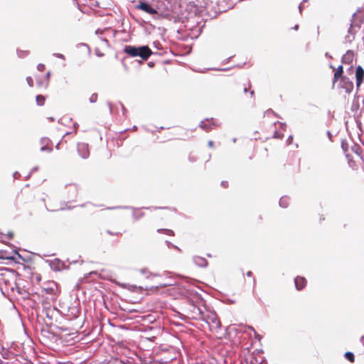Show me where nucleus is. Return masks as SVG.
<instances>
[{
    "mask_svg": "<svg viewBox=\"0 0 364 364\" xmlns=\"http://www.w3.org/2000/svg\"><path fill=\"white\" fill-rule=\"evenodd\" d=\"M123 52L131 58L139 57L141 62L146 61L154 54L148 46H131L126 45L124 46Z\"/></svg>",
    "mask_w": 364,
    "mask_h": 364,
    "instance_id": "obj_1",
    "label": "nucleus"
},
{
    "mask_svg": "<svg viewBox=\"0 0 364 364\" xmlns=\"http://www.w3.org/2000/svg\"><path fill=\"white\" fill-rule=\"evenodd\" d=\"M360 28V23L351 20L350 27L348 29V34L345 36L343 43L350 44L355 39V33Z\"/></svg>",
    "mask_w": 364,
    "mask_h": 364,
    "instance_id": "obj_2",
    "label": "nucleus"
},
{
    "mask_svg": "<svg viewBox=\"0 0 364 364\" xmlns=\"http://www.w3.org/2000/svg\"><path fill=\"white\" fill-rule=\"evenodd\" d=\"M141 208H136L132 206H114V207H108L107 210H114V209H130L132 210V218L135 221H137L142 218L144 216V213L141 211ZM145 209H151V208H144Z\"/></svg>",
    "mask_w": 364,
    "mask_h": 364,
    "instance_id": "obj_3",
    "label": "nucleus"
},
{
    "mask_svg": "<svg viewBox=\"0 0 364 364\" xmlns=\"http://www.w3.org/2000/svg\"><path fill=\"white\" fill-rule=\"evenodd\" d=\"M338 87L345 90L346 93H350L353 90V82L347 76L342 77L339 80Z\"/></svg>",
    "mask_w": 364,
    "mask_h": 364,
    "instance_id": "obj_4",
    "label": "nucleus"
},
{
    "mask_svg": "<svg viewBox=\"0 0 364 364\" xmlns=\"http://www.w3.org/2000/svg\"><path fill=\"white\" fill-rule=\"evenodd\" d=\"M136 9L141 10L149 14H156L157 11L154 9L149 4L140 0L139 4L135 6Z\"/></svg>",
    "mask_w": 364,
    "mask_h": 364,
    "instance_id": "obj_5",
    "label": "nucleus"
},
{
    "mask_svg": "<svg viewBox=\"0 0 364 364\" xmlns=\"http://www.w3.org/2000/svg\"><path fill=\"white\" fill-rule=\"evenodd\" d=\"M77 150L80 157L85 159L90 156L88 144L85 143H77Z\"/></svg>",
    "mask_w": 364,
    "mask_h": 364,
    "instance_id": "obj_6",
    "label": "nucleus"
},
{
    "mask_svg": "<svg viewBox=\"0 0 364 364\" xmlns=\"http://www.w3.org/2000/svg\"><path fill=\"white\" fill-rule=\"evenodd\" d=\"M47 262H48L51 269L54 271L59 272L66 268L64 262L59 259L56 258L53 260H48Z\"/></svg>",
    "mask_w": 364,
    "mask_h": 364,
    "instance_id": "obj_7",
    "label": "nucleus"
},
{
    "mask_svg": "<svg viewBox=\"0 0 364 364\" xmlns=\"http://www.w3.org/2000/svg\"><path fill=\"white\" fill-rule=\"evenodd\" d=\"M17 254L19 257L21 256L18 253L16 250H0V259H10L14 260L15 259L14 255Z\"/></svg>",
    "mask_w": 364,
    "mask_h": 364,
    "instance_id": "obj_8",
    "label": "nucleus"
},
{
    "mask_svg": "<svg viewBox=\"0 0 364 364\" xmlns=\"http://www.w3.org/2000/svg\"><path fill=\"white\" fill-rule=\"evenodd\" d=\"M217 126H218V124L215 123V121L214 120L213 118H207L205 119V120L201 121L200 123L199 124V127L206 132H209L210 130H211L213 129V127Z\"/></svg>",
    "mask_w": 364,
    "mask_h": 364,
    "instance_id": "obj_9",
    "label": "nucleus"
},
{
    "mask_svg": "<svg viewBox=\"0 0 364 364\" xmlns=\"http://www.w3.org/2000/svg\"><path fill=\"white\" fill-rule=\"evenodd\" d=\"M355 81L357 88H359L364 81V69L361 65L356 67Z\"/></svg>",
    "mask_w": 364,
    "mask_h": 364,
    "instance_id": "obj_10",
    "label": "nucleus"
},
{
    "mask_svg": "<svg viewBox=\"0 0 364 364\" xmlns=\"http://www.w3.org/2000/svg\"><path fill=\"white\" fill-rule=\"evenodd\" d=\"M191 318L193 319H203V313L202 310L196 305L191 306Z\"/></svg>",
    "mask_w": 364,
    "mask_h": 364,
    "instance_id": "obj_11",
    "label": "nucleus"
},
{
    "mask_svg": "<svg viewBox=\"0 0 364 364\" xmlns=\"http://www.w3.org/2000/svg\"><path fill=\"white\" fill-rule=\"evenodd\" d=\"M354 58V53L351 50H348L342 56L341 62L344 64H351Z\"/></svg>",
    "mask_w": 364,
    "mask_h": 364,
    "instance_id": "obj_12",
    "label": "nucleus"
},
{
    "mask_svg": "<svg viewBox=\"0 0 364 364\" xmlns=\"http://www.w3.org/2000/svg\"><path fill=\"white\" fill-rule=\"evenodd\" d=\"M193 262L199 267H206L208 264L207 259L200 256H193Z\"/></svg>",
    "mask_w": 364,
    "mask_h": 364,
    "instance_id": "obj_13",
    "label": "nucleus"
},
{
    "mask_svg": "<svg viewBox=\"0 0 364 364\" xmlns=\"http://www.w3.org/2000/svg\"><path fill=\"white\" fill-rule=\"evenodd\" d=\"M294 284H295L296 289L298 291H301L305 287V286L306 284V280L304 277H296L294 279Z\"/></svg>",
    "mask_w": 364,
    "mask_h": 364,
    "instance_id": "obj_14",
    "label": "nucleus"
},
{
    "mask_svg": "<svg viewBox=\"0 0 364 364\" xmlns=\"http://www.w3.org/2000/svg\"><path fill=\"white\" fill-rule=\"evenodd\" d=\"M343 65H339L334 73L333 75V86H334L335 83L338 81L340 78L342 77H344L345 75H343Z\"/></svg>",
    "mask_w": 364,
    "mask_h": 364,
    "instance_id": "obj_15",
    "label": "nucleus"
},
{
    "mask_svg": "<svg viewBox=\"0 0 364 364\" xmlns=\"http://www.w3.org/2000/svg\"><path fill=\"white\" fill-rule=\"evenodd\" d=\"M213 323V328L218 329L220 328V322L215 316H212L208 318Z\"/></svg>",
    "mask_w": 364,
    "mask_h": 364,
    "instance_id": "obj_16",
    "label": "nucleus"
},
{
    "mask_svg": "<svg viewBox=\"0 0 364 364\" xmlns=\"http://www.w3.org/2000/svg\"><path fill=\"white\" fill-rule=\"evenodd\" d=\"M279 204L282 208H287L289 205V198L287 197H282L279 200Z\"/></svg>",
    "mask_w": 364,
    "mask_h": 364,
    "instance_id": "obj_17",
    "label": "nucleus"
},
{
    "mask_svg": "<svg viewBox=\"0 0 364 364\" xmlns=\"http://www.w3.org/2000/svg\"><path fill=\"white\" fill-rule=\"evenodd\" d=\"M45 100H46V98L44 96L41 95H38L36 97V103L38 106H42L44 105L45 103Z\"/></svg>",
    "mask_w": 364,
    "mask_h": 364,
    "instance_id": "obj_18",
    "label": "nucleus"
},
{
    "mask_svg": "<svg viewBox=\"0 0 364 364\" xmlns=\"http://www.w3.org/2000/svg\"><path fill=\"white\" fill-rule=\"evenodd\" d=\"M344 357L346 360H349L350 363H353L355 360V356L352 352L348 351V352L345 353Z\"/></svg>",
    "mask_w": 364,
    "mask_h": 364,
    "instance_id": "obj_19",
    "label": "nucleus"
},
{
    "mask_svg": "<svg viewBox=\"0 0 364 364\" xmlns=\"http://www.w3.org/2000/svg\"><path fill=\"white\" fill-rule=\"evenodd\" d=\"M16 53L20 58H24L29 54V51L28 50H21L18 49L16 50Z\"/></svg>",
    "mask_w": 364,
    "mask_h": 364,
    "instance_id": "obj_20",
    "label": "nucleus"
},
{
    "mask_svg": "<svg viewBox=\"0 0 364 364\" xmlns=\"http://www.w3.org/2000/svg\"><path fill=\"white\" fill-rule=\"evenodd\" d=\"M157 232H159V233H164V234H166L168 235H174V232L172 230H170V229H158L157 230Z\"/></svg>",
    "mask_w": 364,
    "mask_h": 364,
    "instance_id": "obj_21",
    "label": "nucleus"
},
{
    "mask_svg": "<svg viewBox=\"0 0 364 364\" xmlns=\"http://www.w3.org/2000/svg\"><path fill=\"white\" fill-rule=\"evenodd\" d=\"M97 100V94L93 93L90 97L89 98V101L90 103H95Z\"/></svg>",
    "mask_w": 364,
    "mask_h": 364,
    "instance_id": "obj_22",
    "label": "nucleus"
},
{
    "mask_svg": "<svg viewBox=\"0 0 364 364\" xmlns=\"http://www.w3.org/2000/svg\"><path fill=\"white\" fill-rule=\"evenodd\" d=\"M49 142H50V139L47 137H43L41 139V144H43V146L48 145Z\"/></svg>",
    "mask_w": 364,
    "mask_h": 364,
    "instance_id": "obj_23",
    "label": "nucleus"
},
{
    "mask_svg": "<svg viewBox=\"0 0 364 364\" xmlns=\"http://www.w3.org/2000/svg\"><path fill=\"white\" fill-rule=\"evenodd\" d=\"M284 137V134H279L278 132H274V138H276V139H282Z\"/></svg>",
    "mask_w": 364,
    "mask_h": 364,
    "instance_id": "obj_24",
    "label": "nucleus"
},
{
    "mask_svg": "<svg viewBox=\"0 0 364 364\" xmlns=\"http://www.w3.org/2000/svg\"><path fill=\"white\" fill-rule=\"evenodd\" d=\"M41 151H48V152H51V151H52V149L48 148V147L47 146V145H44V146H43L41 148Z\"/></svg>",
    "mask_w": 364,
    "mask_h": 364,
    "instance_id": "obj_25",
    "label": "nucleus"
},
{
    "mask_svg": "<svg viewBox=\"0 0 364 364\" xmlns=\"http://www.w3.org/2000/svg\"><path fill=\"white\" fill-rule=\"evenodd\" d=\"M37 69L38 71H43L44 69H45V65L43 64V63H39L38 65H37Z\"/></svg>",
    "mask_w": 364,
    "mask_h": 364,
    "instance_id": "obj_26",
    "label": "nucleus"
},
{
    "mask_svg": "<svg viewBox=\"0 0 364 364\" xmlns=\"http://www.w3.org/2000/svg\"><path fill=\"white\" fill-rule=\"evenodd\" d=\"M26 81H27V83L28 85L30 86V87H32L33 86V79L31 77H26Z\"/></svg>",
    "mask_w": 364,
    "mask_h": 364,
    "instance_id": "obj_27",
    "label": "nucleus"
},
{
    "mask_svg": "<svg viewBox=\"0 0 364 364\" xmlns=\"http://www.w3.org/2000/svg\"><path fill=\"white\" fill-rule=\"evenodd\" d=\"M53 55L56 58L65 60V56L61 53H54Z\"/></svg>",
    "mask_w": 364,
    "mask_h": 364,
    "instance_id": "obj_28",
    "label": "nucleus"
},
{
    "mask_svg": "<svg viewBox=\"0 0 364 364\" xmlns=\"http://www.w3.org/2000/svg\"><path fill=\"white\" fill-rule=\"evenodd\" d=\"M38 170V166H35V167H33V168H32V170H31V173H30L26 176V178H28L31 176V173H32L33 172L37 171Z\"/></svg>",
    "mask_w": 364,
    "mask_h": 364,
    "instance_id": "obj_29",
    "label": "nucleus"
},
{
    "mask_svg": "<svg viewBox=\"0 0 364 364\" xmlns=\"http://www.w3.org/2000/svg\"><path fill=\"white\" fill-rule=\"evenodd\" d=\"M292 141H293V136L291 135L289 136V137L287 140V144H291Z\"/></svg>",
    "mask_w": 364,
    "mask_h": 364,
    "instance_id": "obj_30",
    "label": "nucleus"
},
{
    "mask_svg": "<svg viewBox=\"0 0 364 364\" xmlns=\"http://www.w3.org/2000/svg\"><path fill=\"white\" fill-rule=\"evenodd\" d=\"M248 328L250 329L251 331H252L255 333L256 338H259V336L257 333V332L255 331V328L252 326H248Z\"/></svg>",
    "mask_w": 364,
    "mask_h": 364,
    "instance_id": "obj_31",
    "label": "nucleus"
},
{
    "mask_svg": "<svg viewBox=\"0 0 364 364\" xmlns=\"http://www.w3.org/2000/svg\"><path fill=\"white\" fill-rule=\"evenodd\" d=\"M103 33H104V30H101V29H100V28H98V29H97V30L95 31V33H96L97 35H102Z\"/></svg>",
    "mask_w": 364,
    "mask_h": 364,
    "instance_id": "obj_32",
    "label": "nucleus"
},
{
    "mask_svg": "<svg viewBox=\"0 0 364 364\" xmlns=\"http://www.w3.org/2000/svg\"><path fill=\"white\" fill-rule=\"evenodd\" d=\"M100 40L102 42H104L106 44V46H109V41L107 39H106L105 38H100Z\"/></svg>",
    "mask_w": 364,
    "mask_h": 364,
    "instance_id": "obj_33",
    "label": "nucleus"
},
{
    "mask_svg": "<svg viewBox=\"0 0 364 364\" xmlns=\"http://www.w3.org/2000/svg\"><path fill=\"white\" fill-rule=\"evenodd\" d=\"M107 105L109 107V112L112 114V103L110 102H107Z\"/></svg>",
    "mask_w": 364,
    "mask_h": 364,
    "instance_id": "obj_34",
    "label": "nucleus"
},
{
    "mask_svg": "<svg viewBox=\"0 0 364 364\" xmlns=\"http://www.w3.org/2000/svg\"><path fill=\"white\" fill-rule=\"evenodd\" d=\"M7 237H8L9 239H12V238H13V237H14V233H13V232L9 231V232H8V234H7Z\"/></svg>",
    "mask_w": 364,
    "mask_h": 364,
    "instance_id": "obj_35",
    "label": "nucleus"
},
{
    "mask_svg": "<svg viewBox=\"0 0 364 364\" xmlns=\"http://www.w3.org/2000/svg\"><path fill=\"white\" fill-rule=\"evenodd\" d=\"M326 134H327V136H328V139H329L331 141H332L333 135H332V134L331 133V132H330V131H327V133H326Z\"/></svg>",
    "mask_w": 364,
    "mask_h": 364,
    "instance_id": "obj_36",
    "label": "nucleus"
},
{
    "mask_svg": "<svg viewBox=\"0 0 364 364\" xmlns=\"http://www.w3.org/2000/svg\"><path fill=\"white\" fill-rule=\"evenodd\" d=\"M13 176L14 178H17L20 176V173L18 171L14 173Z\"/></svg>",
    "mask_w": 364,
    "mask_h": 364,
    "instance_id": "obj_37",
    "label": "nucleus"
},
{
    "mask_svg": "<svg viewBox=\"0 0 364 364\" xmlns=\"http://www.w3.org/2000/svg\"><path fill=\"white\" fill-rule=\"evenodd\" d=\"M208 146L210 147V148H212L213 146V141L210 140L208 141Z\"/></svg>",
    "mask_w": 364,
    "mask_h": 364,
    "instance_id": "obj_38",
    "label": "nucleus"
},
{
    "mask_svg": "<svg viewBox=\"0 0 364 364\" xmlns=\"http://www.w3.org/2000/svg\"><path fill=\"white\" fill-rule=\"evenodd\" d=\"M140 272L142 274H146V273H148V270L146 269H141Z\"/></svg>",
    "mask_w": 364,
    "mask_h": 364,
    "instance_id": "obj_39",
    "label": "nucleus"
},
{
    "mask_svg": "<svg viewBox=\"0 0 364 364\" xmlns=\"http://www.w3.org/2000/svg\"><path fill=\"white\" fill-rule=\"evenodd\" d=\"M107 233L110 235H117L119 234V233H113L112 232H111L109 230H107Z\"/></svg>",
    "mask_w": 364,
    "mask_h": 364,
    "instance_id": "obj_40",
    "label": "nucleus"
},
{
    "mask_svg": "<svg viewBox=\"0 0 364 364\" xmlns=\"http://www.w3.org/2000/svg\"><path fill=\"white\" fill-rule=\"evenodd\" d=\"M50 76V72H48L46 75V78L48 81Z\"/></svg>",
    "mask_w": 364,
    "mask_h": 364,
    "instance_id": "obj_41",
    "label": "nucleus"
},
{
    "mask_svg": "<svg viewBox=\"0 0 364 364\" xmlns=\"http://www.w3.org/2000/svg\"><path fill=\"white\" fill-rule=\"evenodd\" d=\"M270 113H274V112L272 111V109H269L268 110H267V111L265 112V113H264V114H270Z\"/></svg>",
    "mask_w": 364,
    "mask_h": 364,
    "instance_id": "obj_42",
    "label": "nucleus"
},
{
    "mask_svg": "<svg viewBox=\"0 0 364 364\" xmlns=\"http://www.w3.org/2000/svg\"><path fill=\"white\" fill-rule=\"evenodd\" d=\"M227 184H228V182L227 181H222L221 182V185L223 186V187H227Z\"/></svg>",
    "mask_w": 364,
    "mask_h": 364,
    "instance_id": "obj_43",
    "label": "nucleus"
},
{
    "mask_svg": "<svg viewBox=\"0 0 364 364\" xmlns=\"http://www.w3.org/2000/svg\"><path fill=\"white\" fill-rule=\"evenodd\" d=\"M77 127H78L77 123H76V122L74 123V128H75L74 132H77Z\"/></svg>",
    "mask_w": 364,
    "mask_h": 364,
    "instance_id": "obj_44",
    "label": "nucleus"
},
{
    "mask_svg": "<svg viewBox=\"0 0 364 364\" xmlns=\"http://www.w3.org/2000/svg\"><path fill=\"white\" fill-rule=\"evenodd\" d=\"M325 56L329 58H332V55L329 53H326Z\"/></svg>",
    "mask_w": 364,
    "mask_h": 364,
    "instance_id": "obj_45",
    "label": "nucleus"
},
{
    "mask_svg": "<svg viewBox=\"0 0 364 364\" xmlns=\"http://www.w3.org/2000/svg\"><path fill=\"white\" fill-rule=\"evenodd\" d=\"M166 244H167V245H168V247H172V245H173L171 242H169V241H167V240H166Z\"/></svg>",
    "mask_w": 364,
    "mask_h": 364,
    "instance_id": "obj_46",
    "label": "nucleus"
},
{
    "mask_svg": "<svg viewBox=\"0 0 364 364\" xmlns=\"http://www.w3.org/2000/svg\"><path fill=\"white\" fill-rule=\"evenodd\" d=\"M247 277H252V272L251 271H248V272H247Z\"/></svg>",
    "mask_w": 364,
    "mask_h": 364,
    "instance_id": "obj_47",
    "label": "nucleus"
},
{
    "mask_svg": "<svg viewBox=\"0 0 364 364\" xmlns=\"http://www.w3.org/2000/svg\"><path fill=\"white\" fill-rule=\"evenodd\" d=\"M172 247H173L174 249H176L177 250L181 251V249H180L178 247H177L176 245H172Z\"/></svg>",
    "mask_w": 364,
    "mask_h": 364,
    "instance_id": "obj_48",
    "label": "nucleus"
},
{
    "mask_svg": "<svg viewBox=\"0 0 364 364\" xmlns=\"http://www.w3.org/2000/svg\"><path fill=\"white\" fill-rule=\"evenodd\" d=\"M120 105H121L122 109L123 111V114H124V112L125 111V108H124V105L122 103H120Z\"/></svg>",
    "mask_w": 364,
    "mask_h": 364,
    "instance_id": "obj_49",
    "label": "nucleus"
},
{
    "mask_svg": "<svg viewBox=\"0 0 364 364\" xmlns=\"http://www.w3.org/2000/svg\"><path fill=\"white\" fill-rule=\"evenodd\" d=\"M154 63L153 62H149V63H148V65H149V67H153V66H154Z\"/></svg>",
    "mask_w": 364,
    "mask_h": 364,
    "instance_id": "obj_50",
    "label": "nucleus"
},
{
    "mask_svg": "<svg viewBox=\"0 0 364 364\" xmlns=\"http://www.w3.org/2000/svg\"><path fill=\"white\" fill-rule=\"evenodd\" d=\"M250 94L251 97H253V96H254V95H255V92H254V90H251V91L250 92Z\"/></svg>",
    "mask_w": 364,
    "mask_h": 364,
    "instance_id": "obj_51",
    "label": "nucleus"
},
{
    "mask_svg": "<svg viewBox=\"0 0 364 364\" xmlns=\"http://www.w3.org/2000/svg\"><path fill=\"white\" fill-rule=\"evenodd\" d=\"M294 30H298L299 28V25H295L293 28Z\"/></svg>",
    "mask_w": 364,
    "mask_h": 364,
    "instance_id": "obj_52",
    "label": "nucleus"
},
{
    "mask_svg": "<svg viewBox=\"0 0 364 364\" xmlns=\"http://www.w3.org/2000/svg\"><path fill=\"white\" fill-rule=\"evenodd\" d=\"M55 148H56L57 149H60V143H58V144H56Z\"/></svg>",
    "mask_w": 364,
    "mask_h": 364,
    "instance_id": "obj_53",
    "label": "nucleus"
},
{
    "mask_svg": "<svg viewBox=\"0 0 364 364\" xmlns=\"http://www.w3.org/2000/svg\"><path fill=\"white\" fill-rule=\"evenodd\" d=\"M243 91H244L245 93L247 92H248V88L245 87Z\"/></svg>",
    "mask_w": 364,
    "mask_h": 364,
    "instance_id": "obj_54",
    "label": "nucleus"
},
{
    "mask_svg": "<svg viewBox=\"0 0 364 364\" xmlns=\"http://www.w3.org/2000/svg\"><path fill=\"white\" fill-rule=\"evenodd\" d=\"M103 53H97V55L99 56V57H102L103 56Z\"/></svg>",
    "mask_w": 364,
    "mask_h": 364,
    "instance_id": "obj_55",
    "label": "nucleus"
},
{
    "mask_svg": "<svg viewBox=\"0 0 364 364\" xmlns=\"http://www.w3.org/2000/svg\"><path fill=\"white\" fill-rule=\"evenodd\" d=\"M86 206V203H84V204H82V205H80V207L81 208H84Z\"/></svg>",
    "mask_w": 364,
    "mask_h": 364,
    "instance_id": "obj_56",
    "label": "nucleus"
},
{
    "mask_svg": "<svg viewBox=\"0 0 364 364\" xmlns=\"http://www.w3.org/2000/svg\"><path fill=\"white\" fill-rule=\"evenodd\" d=\"M299 11L301 13V9H302V7H301V4L299 6Z\"/></svg>",
    "mask_w": 364,
    "mask_h": 364,
    "instance_id": "obj_57",
    "label": "nucleus"
},
{
    "mask_svg": "<svg viewBox=\"0 0 364 364\" xmlns=\"http://www.w3.org/2000/svg\"><path fill=\"white\" fill-rule=\"evenodd\" d=\"M353 66H350V67L349 68V69H348V70H349V71H352V70H353Z\"/></svg>",
    "mask_w": 364,
    "mask_h": 364,
    "instance_id": "obj_58",
    "label": "nucleus"
},
{
    "mask_svg": "<svg viewBox=\"0 0 364 364\" xmlns=\"http://www.w3.org/2000/svg\"><path fill=\"white\" fill-rule=\"evenodd\" d=\"M363 339H364V336H361L360 341L363 342Z\"/></svg>",
    "mask_w": 364,
    "mask_h": 364,
    "instance_id": "obj_59",
    "label": "nucleus"
},
{
    "mask_svg": "<svg viewBox=\"0 0 364 364\" xmlns=\"http://www.w3.org/2000/svg\"><path fill=\"white\" fill-rule=\"evenodd\" d=\"M329 67L331 68V69H335V68L332 65H330Z\"/></svg>",
    "mask_w": 364,
    "mask_h": 364,
    "instance_id": "obj_60",
    "label": "nucleus"
},
{
    "mask_svg": "<svg viewBox=\"0 0 364 364\" xmlns=\"http://www.w3.org/2000/svg\"><path fill=\"white\" fill-rule=\"evenodd\" d=\"M281 125H282V127H286V124H285L284 123H282V124H281Z\"/></svg>",
    "mask_w": 364,
    "mask_h": 364,
    "instance_id": "obj_61",
    "label": "nucleus"
},
{
    "mask_svg": "<svg viewBox=\"0 0 364 364\" xmlns=\"http://www.w3.org/2000/svg\"><path fill=\"white\" fill-rule=\"evenodd\" d=\"M189 159H190V161H195V159H193V158H191V157H189Z\"/></svg>",
    "mask_w": 364,
    "mask_h": 364,
    "instance_id": "obj_62",
    "label": "nucleus"
},
{
    "mask_svg": "<svg viewBox=\"0 0 364 364\" xmlns=\"http://www.w3.org/2000/svg\"><path fill=\"white\" fill-rule=\"evenodd\" d=\"M189 159H190V161H195V159H193V158H191V157H189Z\"/></svg>",
    "mask_w": 364,
    "mask_h": 364,
    "instance_id": "obj_63",
    "label": "nucleus"
},
{
    "mask_svg": "<svg viewBox=\"0 0 364 364\" xmlns=\"http://www.w3.org/2000/svg\"><path fill=\"white\" fill-rule=\"evenodd\" d=\"M95 206L96 207H102L103 205H96Z\"/></svg>",
    "mask_w": 364,
    "mask_h": 364,
    "instance_id": "obj_64",
    "label": "nucleus"
}]
</instances>
